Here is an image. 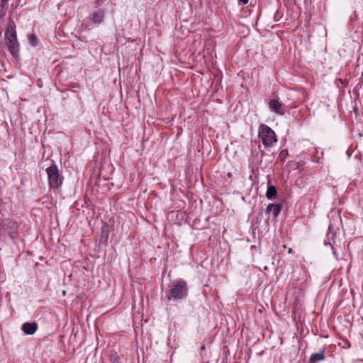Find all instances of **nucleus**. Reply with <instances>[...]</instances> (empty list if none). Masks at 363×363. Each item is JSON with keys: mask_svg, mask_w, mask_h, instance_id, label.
<instances>
[{"mask_svg": "<svg viewBox=\"0 0 363 363\" xmlns=\"http://www.w3.org/2000/svg\"><path fill=\"white\" fill-rule=\"evenodd\" d=\"M5 42L7 48L15 59L19 57V43L17 40L16 32L12 24L7 26L5 31Z\"/></svg>", "mask_w": 363, "mask_h": 363, "instance_id": "2", "label": "nucleus"}, {"mask_svg": "<svg viewBox=\"0 0 363 363\" xmlns=\"http://www.w3.org/2000/svg\"><path fill=\"white\" fill-rule=\"evenodd\" d=\"M9 0H0V6L3 9H6L8 7Z\"/></svg>", "mask_w": 363, "mask_h": 363, "instance_id": "14", "label": "nucleus"}, {"mask_svg": "<svg viewBox=\"0 0 363 363\" xmlns=\"http://www.w3.org/2000/svg\"><path fill=\"white\" fill-rule=\"evenodd\" d=\"M28 39L31 45L35 46L37 44L38 38L35 34L28 35Z\"/></svg>", "mask_w": 363, "mask_h": 363, "instance_id": "12", "label": "nucleus"}, {"mask_svg": "<svg viewBox=\"0 0 363 363\" xmlns=\"http://www.w3.org/2000/svg\"><path fill=\"white\" fill-rule=\"evenodd\" d=\"M96 4H99V0L96 1Z\"/></svg>", "mask_w": 363, "mask_h": 363, "instance_id": "16", "label": "nucleus"}, {"mask_svg": "<svg viewBox=\"0 0 363 363\" xmlns=\"http://www.w3.org/2000/svg\"><path fill=\"white\" fill-rule=\"evenodd\" d=\"M18 228V226L16 222L10 219H5L0 224V234L13 238V235L17 232Z\"/></svg>", "mask_w": 363, "mask_h": 363, "instance_id": "5", "label": "nucleus"}, {"mask_svg": "<svg viewBox=\"0 0 363 363\" xmlns=\"http://www.w3.org/2000/svg\"><path fill=\"white\" fill-rule=\"evenodd\" d=\"M81 29L82 30H90L91 28L89 23H86L85 21H83L81 24Z\"/></svg>", "mask_w": 363, "mask_h": 363, "instance_id": "13", "label": "nucleus"}, {"mask_svg": "<svg viewBox=\"0 0 363 363\" xmlns=\"http://www.w3.org/2000/svg\"><path fill=\"white\" fill-rule=\"evenodd\" d=\"M106 11L103 9H99L90 13L89 19L95 26H99L104 21Z\"/></svg>", "mask_w": 363, "mask_h": 363, "instance_id": "6", "label": "nucleus"}, {"mask_svg": "<svg viewBox=\"0 0 363 363\" xmlns=\"http://www.w3.org/2000/svg\"><path fill=\"white\" fill-rule=\"evenodd\" d=\"M188 296L187 283L182 279H177L171 283L169 289L165 292L168 301H177L186 298Z\"/></svg>", "mask_w": 363, "mask_h": 363, "instance_id": "1", "label": "nucleus"}, {"mask_svg": "<svg viewBox=\"0 0 363 363\" xmlns=\"http://www.w3.org/2000/svg\"><path fill=\"white\" fill-rule=\"evenodd\" d=\"M258 135L266 147H272L277 141L274 131L265 124L259 125Z\"/></svg>", "mask_w": 363, "mask_h": 363, "instance_id": "3", "label": "nucleus"}, {"mask_svg": "<svg viewBox=\"0 0 363 363\" xmlns=\"http://www.w3.org/2000/svg\"><path fill=\"white\" fill-rule=\"evenodd\" d=\"M249 0H239L240 2L242 3L243 4H246L248 3Z\"/></svg>", "mask_w": 363, "mask_h": 363, "instance_id": "15", "label": "nucleus"}, {"mask_svg": "<svg viewBox=\"0 0 363 363\" xmlns=\"http://www.w3.org/2000/svg\"><path fill=\"white\" fill-rule=\"evenodd\" d=\"M277 194V189L274 186H269L266 192V196L269 199H273Z\"/></svg>", "mask_w": 363, "mask_h": 363, "instance_id": "11", "label": "nucleus"}, {"mask_svg": "<svg viewBox=\"0 0 363 363\" xmlns=\"http://www.w3.org/2000/svg\"><path fill=\"white\" fill-rule=\"evenodd\" d=\"M269 108L271 111L281 116L284 115L286 111V107L275 99H271L269 101Z\"/></svg>", "mask_w": 363, "mask_h": 363, "instance_id": "7", "label": "nucleus"}, {"mask_svg": "<svg viewBox=\"0 0 363 363\" xmlns=\"http://www.w3.org/2000/svg\"><path fill=\"white\" fill-rule=\"evenodd\" d=\"M325 359V349L321 350L318 353H313L309 358V363H316L319 361H323Z\"/></svg>", "mask_w": 363, "mask_h": 363, "instance_id": "9", "label": "nucleus"}, {"mask_svg": "<svg viewBox=\"0 0 363 363\" xmlns=\"http://www.w3.org/2000/svg\"><path fill=\"white\" fill-rule=\"evenodd\" d=\"M280 204H269L267 207V213H272L274 217H277L281 211Z\"/></svg>", "mask_w": 363, "mask_h": 363, "instance_id": "10", "label": "nucleus"}, {"mask_svg": "<svg viewBox=\"0 0 363 363\" xmlns=\"http://www.w3.org/2000/svg\"><path fill=\"white\" fill-rule=\"evenodd\" d=\"M38 329V324L35 322H26L21 326V330L26 335H33Z\"/></svg>", "mask_w": 363, "mask_h": 363, "instance_id": "8", "label": "nucleus"}, {"mask_svg": "<svg viewBox=\"0 0 363 363\" xmlns=\"http://www.w3.org/2000/svg\"><path fill=\"white\" fill-rule=\"evenodd\" d=\"M48 177L49 186L51 189H57L62 184V178L59 174V170L56 164H52L46 169Z\"/></svg>", "mask_w": 363, "mask_h": 363, "instance_id": "4", "label": "nucleus"}]
</instances>
